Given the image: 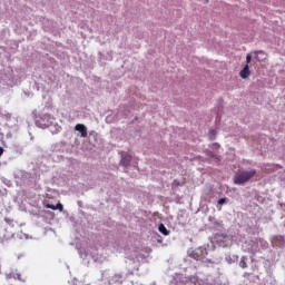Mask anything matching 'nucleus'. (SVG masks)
I'll return each mask as SVG.
<instances>
[{
  "instance_id": "obj_5",
  "label": "nucleus",
  "mask_w": 285,
  "mask_h": 285,
  "mask_svg": "<svg viewBox=\"0 0 285 285\" xmlns=\"http://www.w3.org/2000/svg\"><path fill=\"white\" fill-rule=\"evenodd\" d=\"M45 208H50L51 210H60V213H62L63 205L61 203H58L57 205L45 204Z\"/></svg>"
},
{
  "instance_id": "obj_1",
  "label": "nucleus",
  "mask_w": 285,
  "mask_h": 285,
  "mask_svg": "<svg viewBox=\"0 0 285 285\" xmlns=\"http://www.w3.org/2000/svg\"><path fill=\"white\" fill-rule=\"evenodd\" d=\"M257 175V171L255 169H252L249 171H238L234 176V184L242 186V184H246L253 179Z\"/></svg>"
},
{
  "instance_id": "obj_9",
  "label": "nucleus",
  "mask_w": 285,
  "mask_h": 285,
  "mask_svg": "<svg viewBox=\"0 0 285 285\" xmlns=\"http://www.w3.org/2000/svg\"><path fill=\"white\" fill-rule=\"evenodd\" d=\"M252 60H253V56H250V53H248L246 56V66H248V63H250Z\"/></svg>"
},
{
  "instance_id": "obj_4",
  "label": "nucleus",
  "mask_w": 285,
  "mask_h": 285,
  "mask_svg": "<svg viewBox=\"0 0 285 285\" xmlns=\"http://www.w3.org/2000/svg\"><path fill=\"white\" fill-rule=\"evenodd\" d=\"M8 279H18V282H23V278L21 277V273L19 272H10L7 275Z\"/></svg>"
},
{
  "instance_id": "obj_7",
  "label": "nucleus",
  "mask_w": 285,
  "mask_h": 285,
  "mask_svg": "<svg viewBox=\"0 0 285 285\" xmlns=\"http://www.w3.org/2000/svg\"><path fill=\"white\" fill-rule=\"evenodd\" d=\"M158 230H159V233H161V234L165 235V236L170 235V232L166 228V226H165L164 224H160V225L158 226Z\"/></svg>"
},
{
  "instance_id": "obj_10",
  "label": "nucleus",
  "mask_w": 285,
  "mask_h": 285,
  "mask_svg": "<svg viewBox=\"0 0 285 285\" xmlns=\"http://www.w3.org/2000/svg\"><path fill=\"white\" fill-rule=\"evenodd\" d=\"M218 204H219V206H224V204H226V198H220L218 200Z\"/></svg>"
},
{
  "instance_id": "obj_6",
  "label": "nucleus",
  "mask_w": 285,
  "mask_h": 285,
  "mask_svg": "<svg viewBox=\"0 0 285 285\" xmlns=\"http://www.w3.org/2000/svg\"><path fill=\"white\" fill-rule=\"evenodd\" d=\"M130 161H132V156L127 154V155L122 156L120 164L122 166H130Z\"/></svg>"
},
{
  "instance_id": "obj_3",
  "label": "nucleus",
  "mask_w": 285,
  "mask_h": 285,
  "mask_svg": "<svg viewBox=\"0 0 285 285\" xmlns=\"http://www.w3.org/2000/svg\"><path fill=\"white\" fill-rule=\"evenodd\" d=\"M240 79H248L250 77V67L246 65L239 72Z\"/></svg>"
},
{
  "instance_id": "obj_11",
  "label": "nucleus",
  "mask_w": 285,
  "mask_h": 285,
  "mask_svg": "<svg viewBox=\"0 0 285 285\" xmlns=\"http://www.w3.org/2000/svg\"><path fill=\"white\" fill-rule=\"evenodd\" d=\"M255 55H264V51H256Z\"/></svg>"
},
{
  "instance_id": "obj_2",
  "label": "nucleus",
  "mask_w": 285,
  "mask_h": 285,
  "mask_svg": "<svg viewBox=\"0 0 285 285\" xmlns=\"http://www.w3.org/2000/svg\"><path fill=\"white\" fill-rule=\"evenodd\" d=\"M75 130H77V132H80L81 137L83 138L88 137V128L86 127V125L77 124L75 126Z\"/></svg>"
},
{
  "instance_id": "obj_12",
  "label": "nucleus",
  "mask_w": 285,
  "mask_h": 285,
  "mask_svg": "<svg viewBox=\"0 0 285 285\" xmlns=\"http://www.w3.org/2000/svg\"><path fill=\"white\" fill-rule=\"evenodd\" d=\"M276 239H278V240L283 242V240H284V237L278 236Z\"/></svg>"
},
{
  "instance_id": "obj_13",
  "label": "nucleus",
  "mask_w": 285,
  "mask_h": 285,
  "mask_svg": "<svg viewBox=\"0 0 285 285\" xmlns=\"http://www.w3.org/2000/svg\"><path fill=\"white\" fill-rule=\"evenodd\" d=\"M210 135L215 136L216 135L215 130H210Z\"/></svg>"
},
{
  "instance_id": "obj_8",
  "label": "nucleus",
  "mask_w": 285,
  "mask_h": 285,
  "mask_svg": "<svg viewBox=\"0 0 285 285\" xmlns=\"http://www.w3.org/2000/svg\"><path fill=\"white\" fill-rule=\"evenodd\" d=\"M239 266L240 268H247L248 264H246V257H243L239 262Z\"/></svg>"
},
{
  "instance_id": "obj_14",
  "label": "nucleus",
  "mask_w": 285,
  "mask_h": 285,
  "mask_svg": "<svg viewBox=\"0 0 285 285\" xmlns=\"http://www.w3.org/2000/svg\"><path fill=\"white\" fill-rule=\"evenodd\" d=\"M257 61H259V57H256Z\"/></svg>"
}]
</instances>
